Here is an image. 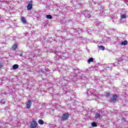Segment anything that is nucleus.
I'll use <instances>...</instances> for the list:
<instances>
[{"label": "nucleus", "instance_id": "4468645a", "mask_svg": "<svg viewBox=\"0 0 128 128\" xmlns=\"http://www.w3.org/2000/svg\"><path fill=\"white\" fill-rule=\"evenodd\" d=\"M94 62V58H88V64H90V62Z\"/></svg>", "mask_w": 128, "mask_h": 128}, {"label": "nucleus", "instance_id": "20e7f679", "mask_svg": "<svg viewBox=\"0 0 128 128\" xmlns=\"http://www.w3.org/2000/svg\"><path fill=\"white\" fill-rule=\"evenodd\" d=\"M36 126H38V123L35 120H32L31 122L30 126V128H36Z\"/></svg>", "mask_w": 128, "mask_h": 128}, {"label": "nucleus", "instance_id": "ddd939ff", "mask_svg": "<svg viewBox=\"0 0 128 128\" xmlns=\"http://www.w3.org/2000/svg\"><path fill=\"white\" fill-rule=\"evenodd\" d=\"M78 76V74H76V71H75L74 72H73L71 74V76L72 78H76Z\"/></svg>", "mask_w": 128, "mask_h": 128}, {"label": "nucleus", "instance_id": "393cba45", "mask_svg": "<svg viewBox=\"0 0 128 128\" xmlns=\"http://www.w3.org/2000/svg\"><path fill=\"white\" fill-rule=\"evenodd\" d=\"M126 18V14L121 15V18Z\"/></svg>", "mask_w": 128, "mask_h": 128}, {"label": "nucleus", "instance_id": "f8f14e48", "mask_svg": "<svg viewBox=\"0 0 128 128\" xmlns=\"http://www.w3.org/2000/svg\"><path fill=\"white\" fill-rule=\"evenodd\" d=\"M21 22L24 24H26V20L22 16L21 18Z\"/></svg>", "mask_w": 128, "mask_h": 128}, {"label": "nucleus", "instance_id": "39448f33", "mask_svg": "<svg viewBox=\"0 0 128 128\" xmlns=\"http://www.w3.org/2000/svg\"><path fill=\"white\" fill-rule=\"evenodd\" d=\"M70 34L72 36H77L78 34V31H76V30L74 29H71L70 30Z\"/></svg>", "mask_w": 128, "mask_h": 128}, {"label": "nucleus", "instance_id": "b1692460", "mask_svg": "<svg viewBox=\"0 0 128 128\" xmlns=\"http://www.w3.org/2000/svg\"><path fill=\"white\" fill-rule=\"evenodd\" d=\"M0 104H6V101H4V100H2L0 101Z\"/></svg>", "mask_w": 128, "mask_h": 128}, {"label": "nucleus", "instance_id": "6e6552de", "mask_svg": "<svg viewBox=\"0 0 128 128\" xmlns=\"http://www.w3.org/2000/svg\"><path fill=\"white\" fill-rule=\"evenodd\" d=\"M18 43L14 44V45L12 46V50H16L18 49Z\"/></svg>", "mask_w": 128, "mask_h": 128}, {"label": "nucleus", "instance_id": "5701e85b", "mask_svg": "<svg viewBox=\"0 0 128 128\" xmlns=\"http://www.w3.org/2000/svg\"><path fill=\"white\" fill-rule=\"evenodd\" d=\"M92 126L93 127L98 126V124H96V122H92Z\"/></svg>", "mask_w": 128, "mask_h": 128}, {"label": "nucleus", "instance_id": "dca6fc26", "mask_svg": "<svg viewBox=\"0 0 128 128\" xmlns=\"http://www.w3.org/2000/svg\"><path fill=\"white\" fill-rule=\"evenodd\" d=\"M46 18L48 20H52V16L50 14H48L46 16Z\"/></svg>", "mask_w": 128, "mask_h": 128}, {"label": "nucleus", "instance_id": "f03ea898", "mask_svg": "<svg viewBox=\"0 0 128 128\" xmlns=\"http://www.w3.org/2000/svg\"><path fill=\"white\" fill-rule=\"evenodd\" d=\"M118 96L116 94H114L110 98V102H118Z\"/></svg>", "mask_w": 128, "mask_h": 128}, {"label": "nucleus", "instance_id": "a878e982", "mask_svg": "<svg viewBox=\"0 0 128 128\" xmlns=\"http://www.w3.org/2000/svg\"><path fill=\"white\" fill-rule=\"evenodd\" d=\"M112 20L113 22H116V19L112 18Z\"/></svg>", "mask_w": 128, "mask_h": 128}, {"label": "nucleus", "instance_id": "f704fd0d", "mask_svg": "<svg viewBox=\"0 0 128 128\" xmlns=\"http://www.w3.org/2000/svg\"><path fill=\"white\" fill-rule=\"evenodd\" d=\"M94 100H96V98H94Z\"/></svg>", "mask_w": 128, "mask_h": 128}, {"label": "nucleus", "instance_id": "473e14b6", "mask_svg": "<svg viewBox=\"0 0 128 128\" xmlns=\"http://www.w3.org/2000/svg\"><path fill=\"white\" fill-rule=\"evenodd\" d=\"M92 98H94V95H91Z\"/></svg>", "mask_w": 128, "mask_h": 128}, {"label": "nucleus", "instance_id": "c756f323", "mask_svg": "<svg viewBox=\"0 0 128 128\" xmlns=\"http://www.w3.org/2000/svg\"><path fill=\"white\" fill-rule=\"evenodd\" d=\"M110 95V93L107 94V96H109Z\"/></svg>", "mask_w": 128, "mask_h": 128}, {"label": "nucleus", "instance_id": "bb28decb", "mask_svg": "<svg viewBox=\"0 0 128 128\" xmlns=\"http://www.w3.org/2000/svg\"><path fill=\"white\" fill-rule=\"evenodd\" d=\"M58 58H60V56H55V57H54V60H58Z\"/></svg>", "mask_w": 128, "mask_h": 128}, {"label": "nucleus", "instance_id": "7c9ffc66", "mask_svg": "<svg viewBox=\"0 0 128 128\" xmlns=\"http://www.w3.org/2000/svg\"><path fill=\"white\" fill-rule=\"evenodd\" d=\"M2 65H0V70L2 68Z\"/></svg>", "mask_w": 128, "mask_h": 128}, {"label": "nucleus", "instance_id": "aec40b11", "mask_svg": "<svg viewBox=\"0 0 128 128\" xmlns=\"http://www.w3.org/2000/svg\"><path fill=\"white\" fill-rule=\"evenodd\" d=\"M100 118V114H96L95 115L96 118Z\"/></svg>", "mask_w": 128, "mask_h": 128}, {"label": "nucleus", "instance_id": "72a5a7b5", "mask_svg": "<svg viewBox=\"0 0 128 128\" xmlns=\"http://www.w3.org/2000/svg\"><path fill=\"white\" fill-rule=\"evenodd\" d=\"M112 32H114V30L112 29Z\"/></svg>", "mask_w": 128, "mask_h": 128}, {"label": "nucleus", "instance_id": "cd10ccee", "mask_svg": "<svg viewBox=\"0 0 128 128\" xmlns=\"http://www.w3.org/2000/svg\"><path fill=\"white\" fill-rule=\"evenodd\" d=\"M45 70H46V72L48 71V68H46L44 69Z\"/></svg>", "mask_w": 128, "mask_h": 128}, {"label": "nucleus", "instance_id": "9b49d317", "mask_svg": "<svg viewBox=\"0 0 128 128\" xmlns=\"http://www.w3.org/2000/svg\"><path fill=\"white\" fill-rule=\"evenodd\" d=\"M104 68H105V70H112V67H110L108 66V65H106V64H105L104 66Z\"/></svg>", "mask_w": 128, "mask_h": 128}, {"label": "nucleus", "instance_id": "6ab92c4d", "mask_svg": "<svg viewBox=\"0 0 128 128\" xmlns=\"http://www.w3.org/2000/svg\"><path fill=\"white\" fill-rule=\"evenodd\" d=\"M38 122L40 124H44V122L42 120H39Z\"/></svg>", "mask_w": 128, "mask_h": 128}, {"label": "nucleus", "instance_id": "c9c22d12", "mask_svg": "<svg viewBox=\"0 0 128 128\" xmlns=\"http://www.w3.org/2000/svg\"><path fill=\"white\" fill-rule=\"evenodd\" d=\"M46 8H48V6H46Z\"/></svg>", "mask_w": 128, "mask_h": 128}, {"label": "nucleus", "instance_id": "2f4dec72", "mask_svg": "<svg viewBox=\"0 0 128 128\" xmlns=\"http://www.w3.org/2000/svg\"><path fill=\"white\" fill-rule=\"evenodd\" d=\"M104 42H106V40H104Z\"/></svg>", "mask_w": 128, "mask_h": 128}, {"label": "nucleus", "instance_id": "412c9836", "mask_svg": "<svg viewBox=\"0 0 128 128\" xmlns=\"http://www.w3.org/2000/svg\"><path fill=\"white\" fill-rule=\"evenodd\" d=\"M98 8H100V10H104V6L100 4L98 6Z\"/></svg>", "mask_w": 128, "mask_h": 128}, {"label": "nucleus", "instance_id": "f3484780", "mask_svg": "<svg viewBox=\"0 0 128 128\" xmlns=\"http://www.w3.org/2000/svg\"><path fill=\"white\" fill-rule=\"evenodd\" d=\"M13 70H16L17 68H18V64H14L12 66Z\"/></svg>", "mask_w": 128, "mask_h": 128}, {"label": "nucleus", "instance_id": "f257e3e1", "mask_svg": "<svg viewBox=\"0 0 128 128\" xmlns=\"http://www.w3.org/2000/svg\"><path fill=\"white\" fill-rule=\"evenodd\" d=\"M70 118V114L68 112L64 113L60 118V122H65V120H68Z\"/></svg>", "mask_w": 128, "mask_h": 128}, {"label": "nucleus", "instance_id": "a211bd4d", "mask_svg": "<svg viewBox=\"0 0 128 128\" xmlns=\"http://www.w3.org/2000/svg\"><path fill=\"white\" fill-rule=\"evenodd\" d=\"M44 68H42L40 70H39V72L40 74H46V72L44 70Z\"/></svg>", "mask_w": 128, "mask_h": 128}, {"label": "nucleus", "instance_id": "9d476101", "mask_svg": "<svg viewBox=\"0 0 128 128\" xmlns=\"http://www.w3.org/2000/svg\"><path fill=\"white\" fill-rule=\"evenodd\" d=\"M84 72L82 70H80V72H78V73L77 74V76H80L81 78H82V74H84Z\"/></svg>", "mask_w": 128, "mask_h": 128}, {"label": "nucleus", "instance_id": "2eb2a0df", "mask_svg": "<svg viewBox=\"0 0 128 128\" xmlns=\"http://www.w3.org/2000/svg\"><path fill=\"white\" fill-rule=\"evenodd\" d=\"M121 44L122 46H126V44H128V41L126 40H125L122 42Z\"/></svg>", "mask_w": 128, "mask_h": 128}, {"label": "nucleus", "instance_id": "7ed1b4c3", "mask_svg": "<svg viewBox=\"0 0 128 128\" xmlns=\"http://www.w3.org/2000/svg\"><path fill=\"white\" fill-rule=\"evenodd\" d=\"M18 56H20L22 58H26V53L22 51H18Z\"/></svg>", "mask_w": 128, "mask_h": 128}, {"label": "nucleus", "instance_id": "0eeeda50", "mask_svg": "<svg viewBox=\"0 0 128 128\" xmlns=\"http://www.w3.org/2000/svg\"><path fill=\"white\" fill-rule=\"evenodd\" d=\"M84 16L86 18H92V16L90 15V14L88 13V12H85L84 13Z\"/></svg>", "mask_w": 128, "mask_h": 128}, {"label": "nucleus", "instance_id": "1a4fd4ad", "mask_svg": "<svg viewBox=\"0 0 128 128\" xmlns=\"http://www.w3.org/2000/svg\"><path fill=\"white\" fill-rule=\"evenodd\" d=\"M32 100H28L26 104V108H30V106H32Z\"/></svg>", "mask_w": 128, "mask_h": 128}, {"label": "nucleus", "instance_id": "c85d7f7f", "mask_svg": "<svg viewBox=\"0 0 128 128\" xmlns=\"http://www.w3.org/2000/svg\"><path fill=\"white\" fill-rule=\"evenodd\" d=\"M122 120H124V122H126V119H124V118H122Z\"/></svg>", "mask_w": 128, "mask_h": 128}, {"label": "nucleus", "instance_id": "4c0bfd02", "mask_svg": "<svg viewBox=\"0 0 128 128\" xmlns=\"http://www.w3.org/2000/svg\"><path fill=\"white\" fill-rule=\"evenodd\" d=\"M94 62H96V61H94Z\"/></svg>", "mask_w": 128, "mask_h": 128}, {"label": "nucleus", "instance_id": "4be33fe9", "mask_svg": "<svg viewBox=\"0 0 128 128\" xmlns=\"http://www.w3.org/2000/svg\"><path fill=\"white\" fill-rule=\"evenodd\" d=\"M100 50H104V46H99Z\"/></svg>", "mask_w": 128, "mask_h": 128}, {"label": "nucleus", "instance_id": "423d86ee", "mask_svg": "<svg viewBox=\"0 0 128 128\" xmlns=\"http://www.w3.org/2000/svg\"><path fill=\"white\" fill-rule=\"evenodd\" d=\"M27 8L28 10H30L32 8V0L30 2L29 4L27 6Z\"/></svg>", "mask_w": 128, "mask_h": 128}, {"label": "nucleus", "instance_id": "e433bc0d", "mask_svg": "<svg viewBox=\"0 0 128 128\" xmlns=\"http://www.w3.org/2000/svg\"><path fill=\"white\" fill-rule=\"evenodd\" d=\"M118 64H120V63H118Z\"/></svg>", "mask_w": 128, "mask_h": 128}]
</instances>
